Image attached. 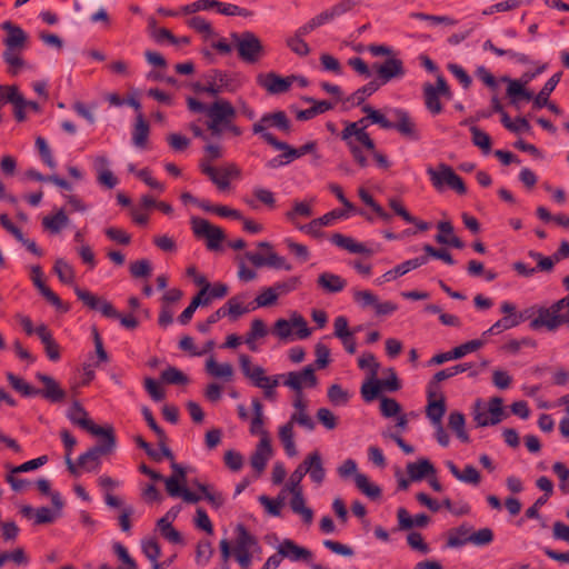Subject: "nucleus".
Instances as JSON below:
<instances>
[{"instance_id":"nucleus-1","label":"nucleus","mask_w":569,"mask_h":569,"mask_svg":"<svg viewBox=\"0 0 569 569\" xmlns=\"http://www.w3.org/2000/svg\"><path fill=\"white\" fill-rule=\"evenodd\" d=\"M291 406L293 411L289 420L278 427V437L286 455L288 457H296L298 450L295 442V426H299L311 432L316 428V422L309 413V400L306 396L293 395Z\"/></svg>"},{"instance_id":"nucleus-2","label":"nucleus","mask_w":569,"mask_h":569,"mask_svg":"<svg viewBox=\"0 0 569 569\" xmlns=\"http://www.w3.org/2000/svg\"><path fill=\"white\" fill-rule=\"evenodd\" d=\"M1 28L7 32V36L3 38L6 49L2 52V59L8 64V72L17 76L22 69L28 67L22 58V52L28 42V34L22 28L10 21H4Z\"/></svg>"},{"instance_id":"nucleus-3","label":"nucleus","mask_w":569,"mask_h":569,"mask_svg":"<svg viewBox=\"0 0 569 569\" xmlns=\"http://www.w3.org/2000/svg\"><path fill=\"white\" fill-rule=\"evenodd\" d=\"M369 121L370 119L367 116L355 122H346V126L340 133V138L346 142L353 160L361 168H366L368 166V159L363 149L375 150V141L366 131L369 126Z\"/></svg>"},{"instance_id":"nucleus-4","label":"nucleus","mask_w":569,"mask_h":569,"mask_svg":"<svg viewBox=\"0 0 569 569\" xmlns=\"http://www.w3.org/2000/svg\"><path fill=\"white\" fill-rule=\"evenodd\" d=\"M562 326L569 328V293L550 306H545V309H540L539 317L529 322V328L535 331L545 329L553 332Z\"/></svg>"},{"instance_id":"nucleus-5","label":"nucleus","mask_w":569,"mask_h":569,"mask_svg":"<svg viewBox=\"0 0 569 569\" xmlns=\"http://www.w3.org/2000/svg\"><path fill=\"white\" fill-rule=\"evenodd\" d=\"M206 83L197 86L200 92L216 97L220 93H234L244 83V77L239 72H227L218 69L208 71L204 76Z\"/></svg>"},{"instance_id":"nucleus-6","label":"nucleus","mask_w":569,"mask_h":569,"mask_svg":"<svg viewBox=\"0 0 569 569\" xmlns=\"http://www.w3.org/2000/svg\"><path fill=\"white\" fill-rule=\"evenodd\" d=\"M306 475L307 472H305V467L301 462L290 475L281 493L287 491L292 496L290 499L292 512L300 516L305 523L310 525L313 521V511L311 508L307 507L300 485Z\"/></svg>"},{"instance_id":"nucleus-7","label":"nucleus","mask_w":569,"mask_h":569,"mask_svg":"<svg viewBox=\"0 0 569 569\" xmlns=\"http://www.w3.org/2000/svg\"><path fill=\"white\" fill-rule=\"evenodd\" d=\"M507 416L503 409V400L500 397H492L488 402L477 399L472 407L473 421L480 428L496 426Z\"/></svg>"},{"instance_id":"nucleus-8","label":"nucleus","mask_w":569,"mask_h":569,"mask_svg":"<svg viewBox=\"0 0 569 569\" xmlns=\"http://www.w3.org/2000/svg\"><path fill=\"white\" fill-rule=\"evenodd\" d=\"M230 38L241 61L253 64L264 56V47L253 32H232Z\"/></svg>"},{"instance_id":"nucleus-9","label":"nucleus","mask_w":569,"mask_h":569,"mask_svg":"<svg viewBox=\"0 0 569 569\" xmlns=\"http://www.w3.org/2000/svg\"><path fill=\"white\" fill-rule=\"evenodd\" d=\"M272 333L280 340L307 339L311 335L307 320L297 311L290 313L289 319H278Z\"/></svg>"},{"instance_id":"nucleus-10","label":"nucleus","mask_w":569,"mask_h":569,"mask_svg":"<svg viewBox=\"0 0 569 569\" xmlns=\"http://www.w3.org/2000/svg\"><path fill=\"white\" fill-rule=\"evenodd\" d=\"M238 110L229 100L219 99L208 107L207 128L212 137L220 138L223 133V127L230 120H234Z\"/></svg>"},{"instance_id":"nucleus-11","label":"nucleus","mask_w":569,"mask_h":569,"mask_svg":"<svg viewBox=\"0 0 569 569\" xmlns=\"http://www.w3.org/2000/svg\"><path fill=\"white\" fill-rule=\"evenodd\" d=\"M277 129L281 132L289 133L291 123L284 111L267 112L252 124V133L260 136L268 144L272 143L271 139H277L269 129Z\"/></svg>"},{"instance_id":"nucleus-12","label":"nucleus","mask_w":569,"mask_h":569,"mask_svg":"<svg viewBox=\"0 0 569 569\" xmlns=\"http://www.w3.org/2000/svg\"><path fill=\"white\" fill-rule=\"evenodd\" d=\"M172 475L163 479L166 490L172 498H181L184 502L197 503L201 500L200 495L190 491L187 485V471L181 465L171 462Z\"/></svg>"},{"instance_id":"nucleus-13","label":"nucleus","mask_w":569,"mask_h":569,"mask_svg":"<svg viewBox=\"0 0 569 569\" xmlns=\"http://www.w3.org/2000/svg\"><path fill=\"white\" fill-rule=\"evenodd\" d=\"M427 174L433 188L439 191L447 186L459 194H465L467 192V188L462 179L448 164L440 163L437 168L428 167Z\"/></svg>"},{"instance_id":"nucleus-14","label":"nucleus","mask_w":569,"mask_h":569,"mask_svg":"<svg viewBox=\"0 0 569 569\" xmlns=\"http://www.w3.org/2000/svg\"><path fill=\"white\" fill-rule=\"evenodd\" d=\"M337 472L342 479H348L352 476L356 487L368 498L377 499L381 496L379 486L372 483L365 473L358 472V465L353 459H346L337 468Z\"/></svg>"},{"instance_id":"nucleus-15","label":"nucleus","mask_w":569,"mask_h":569,"mask_svg":"<svg viewBox=\"0 0 569 569\" xmlns=\"http://www.w3.org/2000/svg\"><path fill=\"white\" fill-rule=\"evenodd\" d=\"M190 224L194 237L203 239L208 250L218 251L221 249V243L226 239V233L220 227L198 217H192Z\"/></svg>"},{"instance_id":"nucleus-16","label":"nucleus","mask_w":569,"mask_h":569,"mask_svg":"<svg viewBox=\"0 0 569 569\" xmlns=\"http://www.w3.org/2000/svg\"><path fill=\"white\" fill-rule=\"evenodd\" d=\"M102 438L101 442L90 448L78 458V466L86 471H96L100 467V457L111 452L116 446V438L113 433L99 436Z\"/></svg>"},{"instance_id":"nucleus-17","label":"nucleus","mask_w":569,"mask_h":569,"mask_svg":"<svg viewBox=\"0 0 569 569\" xmlns=\"http://www.w3.org/2000/svg\"><path fill=\"white\" fill-rule=\"evenodd\" d=\"M441 97L450 99L451 91L445 77L438 74L436 84L426 83L423 86L425 104L428 111L433 116L442 112Z\"/></svg>"},{"instance_id":"nucleus-18","label":"nucleus","mask_w":569,"mask_h":569,"mask_svg":"<svg viewBox=\"0 0 569 569\" xmlns=\"http://www.w3.org/2000/svg\"><path fill=\"white\" fill-rule=\"evenodd\" d=\"M239 362L243 375L250 379L252 385L261 390L270 386H279L282 380V373L274 376H267L266 370L260 366H252L250 358L247 355L239 357Z\"/></svg>"},{"instance_id":"nucleus-19","label":"nucleus","mask_w":569,"mask_h":569,"mask_svg":"<svg viewBox=\"0 0 569 569\" xmlns=\"http://www.w3.org/2000/svg\"><path fill=\"white\" fill-rule=\"evenodd\" d=\"M283 386L291 389L295 395H303V389L313 388L318 383L317 376L312 366H307L302 370L282 373Z\"/></svg>"},{"instance_id":"nucleus-20","label":"nucleus","mask_w":569,"mask_h":569,"mask_svg":"<svg viewBox=\"0 0 569 569\" xmlns=\"http://www.w3.org/2000/svg\"><path fill=\"white\" fill-rule=\"evenodd\" d=\"M68 419L79 428L90 432L92 436H102L113 433L111 426L100 427L96 425L89 417L87 410L79 403L73 402L67 411Z\"/></svg>"},{"instance_id":"nucleus-21","label":"nucleus","mask_w":569,"mask_h":569,"mask_svg":"<svg viewBox=\"0 0 569 569\" xmlns=\"http://www.w3.org/2000/svg\"><path fill=\"white\" fill-rule=\"evenodd\" d=\"M386 112L392 119L391 129H396L401 136L411 140H419V130L407 110L401 108H388Z\"/></svg>"},{"instance_id":"nucleus-22","label":"nucleus","mask_w":569,"mask_h":569,"mask_svg":"<svg viewBox=\"0 0 569 569\" xmlns=\"http://www.w3.org/2000/svg\"><path fill=\"white\" fill-rule=\"evenodd\" d=\"M201 171L207 174L210 180L221 190L230 184V179L240 176V169L234 163H227L220 168H214L206 161L200 162Z\"/></svg>"},{"instance_id":"nucleus-23","label":"nucleus","mask_w":569,"mask_h":569,"mask_svg":"<svg viewBox=\"0 0 569 569\" xmlns=\"http://www.w3.org/2000/svg\"><path fill=\"white\" fill-rule=\"evenodd\" d=\"M246 258L257 268L269 267L286 271H290L292 269V266L286 260V258L279 256L274 251L267 252V256L249 251L246 252Z\"/></svg>"},{"instance_id":"nucleus-24","label":"nucleus","mask_w":569,"mask_h":569,"mask_svg":"<svg viewBox=\"0 0 569 569\" xmlns=\"http://www.w3.org/2000/svg\"><path fill=\"white\" fill-rule=\"evenodd\" d=\"M428 262L427 257H418L413 259L406 260L405 262L396 266L393 269L388 270L382 276L375 279L376 286H382L383 283L396 280L399 277L405 276L411 270H415Z\"/></svg>"},{"instance_id":"nucleus-25","label":"nucleus","mask_w":569,"mask_h":569,"mask_svg":"<svg viewBox=\"0 0 569 569\" xmlns=\"http://www.w3.org/2000/svg\"><path fill=\"white\" fill-rule=\"evenodd\" d=\"M305 472L316 486H321L326 479V469L319 451L310 452L302 461Z\"/></svg>"},{"instance_id":"nucleus-26","label":"nucleus","mask_w":569,"mask_h":569,"mask_svg":"<svg viewBox=\"0 0 569 569\" xmlns=\"http://www.w3.org/2000/svg\"><path fill=\"white\" fill-rule=\"evenodd\" d=\"M502 82H506V93L510 99V103L516 108L520 107L522 100H532V92L526 88V83L520 79H511L507 76L501 78Z\"/></svg>"},{"instance_id":"nucleus-27","label":"nucleus","mask_w":569,"mask_h":569,"mask_svg":"<svg viewBox=\"0 0 569 569\" xmlns=\"http://www.w3.org/2000/svg\"><path fill=\"white\" fill-rule=\"evenodd\" d=\"M280 558H287L290 561H309L312 558V552L299 545L291 539H284L277 548Z\"/></svg>"},{"instance_id":"nucleus-28","label":"nucleus","mask_w":569,"mask_h":569,"mask_svg":"<svg viewBox=\"0 0 569 569\" xmlns=\"http://www.w3.org/2000/svg\"><path fill=\"white\" fill-rule=\"evenodd\" d=\"M377 73L382 80V83H387L392 79H400L406 74L403 62L395 57H390L383 63L377 67Z\"/></svg>"},{"instance_id":"nucleus-29","label":"nucleus","mask_w":569,"mask_h":569,"mask_svg":"<svg viewBox=\"0 0 569 569\" xmlns=\"http://www.w3.org/2000/svg\"><path fill=\"white\" fill-rule=\"evenodd\" d=\"M204 370L211 378L220 379L224 382H230L234 375V369L231 363H219L212 355L207 358L204 362Z\"/></svg>"},{"instance_id":"nucleus-30","label":"nucleus","mask_w":569,"mask_h":569,"mask_svg":"<svg viewBox=\"0 0 569 569\" xmlns=\"http://www.w3.org/2000/svg\"><path fill=\"white\" fill-rule=\"evenodd\" d=\"M259 84L271 94L283 93L292 86V78L279 77L276 73H268L258 78Z\"/></svg>"},{"instance_id":"nucleus-31","label":"nucleus","mask_w":569,"mask_h":569,"mask_svg":"<svg viewBox=\"0 0 569 569\" xmlns=\"http://www.w3.org/2000/svg\"><path fill=\"white\" fill-rule=\"evenodd\" d=\"M271 457L272 447L270 439H260L251 456L250 463L258 473H261Z\"/></svg>"},{"instance_id":"nucleus-32","label":"nucleus","mask_w":569,"mask_h":569,"mask_svg":"<svg viewBox=\"0 0 569 569\" xmlns=\"http://www.w3.org/2000/svg\"><path fill=\"white\" fill-rule=\"evenodd\" d=\"M236 532L234 555L253 553L256 550H259L258 540L246 529L244 526H237Z\"/></svg>"},{"instance_id":"nucleus-33","label":"nucleus","mask_w":569,"mask_h":569,"mask_svg":"<svg viewBox=\"0 0 569 569\" xmlns=\"http://www.w3.org/2000/svg\"><path fill=\"white\" fill-rule=\"evenodd\" d=\"M446 466L458 481L472 486L479 485L480 472L472 465L465 466L462 471L450 460L446 461Z\"/></svg>"},{"instance_id":"nucleus-34","label":"nucleus","mask_w":569,"mask_h":569,"mask_svg":"<svg viewBox=\"0 0 569 569\" xmlns=\"http://www.w3.org/2000/svg\"><path fill=\"white\" fill-rule=\"evenodd\" d=\"M315 202V198L302 201L295 200L291 210L286 212L287 220L297 227L299 218H309L313 214Z\"/></svg>"},{"instance_id":"nucleus-35","label":"nucleus","mask_w":569,"mask_h":569,"mask_svg":"<svg viewBox=\"0 0 569 569\" xmlns=\"http://www.w3.org/2000/svg\"><path fill=\"white\" fill-rule=\"evenodd\" d=\"M331 242L341 248L347 250L350 253H358V254H372V251L368 249L363 243L356 241L352 237L345 236L341 233H333L331 237Z\"/></svg>"},{"instance_id":"nucleus-36","label":"nucleus","mask_w":569,"mask_h":569,"mask_svg":"<svg viewBox=\"0 0 569 569\" xmlns=\"http://www.w3.org/2000/svg\"><path fill=\"white\" fill-rule=\"evenodd\" d=\"M439 233L436 241L440 244H447L457 249H462L465 243L455 234L453 227L450 221H440L437 226Z\"/></svg>"},{"instance_id":"nucleus-37","label":"nucleus","mask_w":569,"mask_h":569,"mask_svg":"<svg viewBox=\"0 0 569 569\" xmlns=\"http://www.w3.org/2000/svg\"><path fill=\"white\" fill-rule=\"evenodd\" d=\"M317 283L323 291L328 293L340 292L347 286V281L342 277L332 272L320 273Z\"/></svg>"},{"instance_id":"nucleus-38","label":"nucleus","mask_w":569,"mask_h":569,"mask_svg":"<svg viewBox=\"0 0 569 569\" xmlns=\"http://www.w3.org/2000/svg\"><path fill=\"white\" fill-rule=\"evenodd\" d=\"M407 472L411 481H420L425 477L436 473L433 465L426 458L407 465Z\"/></svg>"},{"instance_id":"nucleus-39","label":"nucleus","mask_w":569,"mask_h":569,"mask_svg":"<svg viewBox=\"0 0 569 569\" xmlns=\"http://www.w3.org/2000/svg\"><path fill=\"white\" fill-rule=\"evenodd\" d=\"M246 295H238L228 300V302L222 307L227 310V316H229L232 320L238 319L240 316L248 313L250 311L256 310L252 303L244 305Z\"/></svg>"},{"instance_id":"nucleus-40","label":"nucleus","mask_w":569,"mask_h":569,"mask_svg":"<svg viewBox=\"0 0 569 569\" xmlns=\"http://www.w3.org/2000/svg\"><path fill=\"white\" fill-rule=\"evenodd\" d=\"M560 79H561V72L555 73L547 80V82L545 83V86L542 87L540 92L535 97L532 96L533 109H541L545 107V104H548L549 96L556 89Z\"/></svg>"},{"instance_id":"nucleus-41","label":"nucleus","mask_w":569,"mask_h":569,"mask_svg":"<svg viewBox=\"0 0 569 569\" xmlns=\"http://www.w3.org/2000/svg\"><path fill=\"white\" fill-rule=\"evenodd\" d=\"M470 528L468 525H461L448 532L447 547L460 548L470 543Z\"/></svg>"},{"instance_id":"nucleus-42","label":"nucleus","mask_w":569,"mask_h":569,"mask_svg":"<svg viewBox=\"0 0 569 569\" xmlns=\"http://www.w3.org/2000/svg\"><path fill=\"white\" fill-rule=\"evenodd\" d=\"M519 325L518 316H503L497 320L489 329L485 330L482 336H498L507 330L518 327Z\"/></svg>"},{"instance_id":"nucleus-43","label":"nucleus","mask_w":569,"mask_h":569,"mask_svg":"<svg viewBox=\"0 0 569 569\" xmlns=\"http://www.w3.org/2000/svg\"><path fill=\"white\" fill-rule=\"evenodd\" d=\"M37 378L44 385V390L42 391V395L47 399L51 401H60L63 399V390L51 377L43 373H38Z\"/></svg>"},{"instance_id":"nucleus-44","label":"nucleus","mask_w":569,"mask_h":569,"mask_svg":"<svg viewBox=\"0 0 569 569\" xmlns=\"http://www.w3.org/2000/svg\"><path fill=\"white\" fill-rule=\"evenodd\" d=\"M69 223V218L67 217L63 209L58 210L52 216H46L42 219V226L44 229L49 230L51 233H59L63 228H66Z\"/></svg>"},{"instance_id":"nucleus-45","label":"nucleus","mask_w":569,"mask_h":569,"mask_svg":"<svg viewBox=\"0 0 569 569\" xmlns=\"http://www.w3.org/2000/svg\"><path fill=\"white\" fill-rule=\"evenodd\" d=\"M149 137V124L143 116L139 113L132 130V142L138 148H143Z\"/></svg>"},{"instance_id":"nucleus-46","label":"nucleus","mask_w":569,"mask_h":569,"mask_svg":"<svg viewBox=\"0 0 569 569\" xmlns=\"http://www.w3.org/2000/svg\"><path fill=\"white\" fill-rule=\"evenodd\" d=\"M53 271L62 283L73 284L76 272L73 267L68 261L62 258H58L54 261Z\"/></svg>"},{"instance_id":"nucleus-47","label":"nucleus","mask_w":569,"mask_h":569,"mask_svg":"<svg viewBox=\"0 0 569 569\" xmlns=\"http://www.w3.org/2000/svg\"><path fill=\"white\" fill-rule=\"evenodd\" d=\"M186 23L189 28L202 34V37L206 40L211 39L216 36L214 29L212 28L211 23L202 17H191L187 19Z\"/></svg>"},{"instance_id":"nucleus-48","label":"nucleus","mask_w":569,"mask_h":569,"mask_svg":"<svg viewBox=\"0 0 569 569\" xmlns=\"http://www.w3.org/2000/svg\"><path fill=\"white\" fill-rule=\"evenodd\" d=\"M379 89V83L376 81H370L363 87L356 90L348 99L347 102L350 106H360L365 100L373 94Z\"/></svg>"},{"instance_id":"nucleus-49","label":"nucleus","mask_w":569,"mask_h":569,"mask_svg":"<svg viewBox=\"0 0 569 569\" xmlns=\"http://www.w3.org/2000/svg\"><path fill=\"white\" fill-rule=\"evenodd\" d=\"M487 342H488V337H483L481 335V337L479 339H472V340H469L465 343H461V345L455 347L452 349L453 356H456L457 359H461L466 355L481 349Z\"/></svg>"},{"instance_id":"nucleus-50","label":"nucleus","mask_w":569,"mask_h":569,"mask_svg":"<svg viewBox=\"0 0 569 569\" xmlns=\"http://www.w3.org/2000/svg\"><path fill=\"white\" fill-rule=\"evenodd\" d=\"M286 44L290 51L299 57H306L310 53L309 44L296 32L286 38Z\"/></svg>"},{"instance_id":"nucleus-51","label":"nucleus","mask_w":569,"mask_h":569,"mask_svg":"<svg viewBox=\"0 0 569 569\" xmlns=\"http://www.w3.org/2000/svg\"><path fill=\"white\" fill-rule=\"evenodd\" d=\"M470 132L472 143L478 147L485 154H488L491 151L490 136L476 126L470 127Z\"/></svg>"},{"instance_id":"nucleus-52","label":"nucleus","mask_w":569,"mask_h":569,"mask_svg":"<svg viewBox=\"0 0 569 569\" xmlns=\"http://www.w3.org/2000/svg\"><path fill=\"white\" fill-rule=\"evenodd\" d=\"M445 412H446V405L442 399L429 401L427 409H426V415L430 419V421L433 426L441 425V420H442V417L445 416Z\"/></svg>"},{"instance_id":"nucleus-53","label":"nucleus","mask_w":569,"mask_h":569,"mask_svg":"<svg viewBox=\"0 0 569 569\" xmlns=\"http://www.w3.org/2000/svg\"><path fill=\"white\" fill-rule=\"evenodd\" d=\"M7 379L10 383V386L20 392L22 396L26 397H32L40 393L39 390L34 389L32 386H30L28 382H26L23 379L14 376L13 373L9 372L7 373Z\"/></svg>"},{"instance_id":"nucleus-54","label":"nucleus","mask_w":569,"mask_h":569,"mask_svg":"<svg viewBox=\"0 0 569 569\" xmlns=\"http://www.w3.org/2000/svg\"><path fill=\"white\" fill-rule=\"evenodd\" d=\"M158 529L161 532V535L170 542L172 543H180L181 542V535L179 531H177L172 525L171 521L168 520V516H164L160 518L157 522Z\"/></svg>"},{"instance_id":"nucleus-55","label":"nucleus","mask_w":569,"mask_h":569,"mask_svg":"<svg viewBox=\"0 0 569 569\" xmlns=\"http://www.w3.org/2000/svg\"><path fill=\"white\" fill-rule=\"evenodd\" d=\"M465 416L460 412H451L449 416V427L456 432L457 437L463 441H469V436L465 430Z\"/></svg>"},{"instance_id":"nucleus-56","label":"nucleus","mask_w":569,"mask_h":569,"mask_svg":"<svg viewBox=\"0 0 569 569\" xmlns=\"http://www.w3.org/2000/svg\"><path fill=\"white\" fill-rule=\"evenodd\" d=\"M218 0H197L191 3L181 6V11L187 14H193L199 11H209L217 8Z\"/></svg>"},{"instance_id":"nucleus-57","label":"nucleus","mask_w":569,"mask_h":569,"mask_svg":"<svg viewBox=\"0 0 569 569\" xmlns=\"http://www.w3.org/2000/svg\"><path fill=\"white\" fill-rule=\"evenodd\" d=\"M353 301L362 309L372 308L377 303L378 297L370 290H353L352 291Z\"/></svg>"},{"instance_id":"nucleus-58","label":"nucleus","mask_w":569,"mask_h":569,"mask_svg":"<svg viewBox=\"0 0 569 569\" xmlns=\"http://www.w3.org/2000/svg\"><path fill=\"white\" fill-rule=\"evenodd\" d=\"M381 390L382 389L379 385V379H377V376L369 377V379L361 387V396L365 401L370 402L378 397Z\"/></svg>"},{"instance_id":"nucleus-59","label":"nucleus","mask_w":569,"mask_h":569,"mask_svg":"<svg viewBox=\"0 0 569 569\" xmlns=\"http://www.w3.org/2000/svg\"><path fill=\"white\" fill-rule=\"evenodd\" d=\"M362 111L368 114L371 123L379 124L382 129H391V120L387 118V112L382 113L379 110L373 109L371 106L366 104L362 107Z\"/></svg>"},{"instance_id":"nucleus-60","label":"nucleus","mask_w":569,"mask_h":569,"mask_svg":"<svg viewBox=\"0 0 569 569\" xmlns=\"http://www.w3.org/2000/svg\"><path fill=\"white\" fill-rule=\"evenodd\" d=\"M278 300V292L276 291V289L272 287H268L266 289H263L254 299V301L252 302L253 307L257 308H264V307H269L273 303H276V301Z\"/></svg>"},{"instance_id":"nucleus-61","label":"nucleus","mask_w":569,"mask_h":569,"mask_svg":"<svg viewBox=\"0 0 569 569\" xmlns=\"http://www.w3.org/2000/svg\"><path fill=\"white\" fill-rule=\"evenodd\" d=\"M197 488L203 495V498L216 509L224 503V497L221 492L211 490L209 486L197 483ZM202 498V496H200Z\"/></svg>"},{"instance_id":"nucleus-62","label":"nucleus","mask_w":569,"mask_h":569,"mask_svg":"<svg viewBox=\"0 0 569 569\" xmlns=\"http://www.w3.org/2000/svg\"><path fill=\"white\" fill-rule=\"evenodd\" d=\"M272 143L270 144L272 148H274L278 151H282L280 157L282 158L283 162L286 164H289L298 158L297 149L288 144L287 142L280 141L278 139H271Z\"/></svg>"},{"instance_id":"nucleus-63","label":"nucleus","mask_w":569,"mask_h":569,"mask_svg":"<svg viewBox=\"0 0 569 569\" xmlns=\"http://www.w3.org/2000/svg\"><path fill=\"white\" fill-rule=\"evenodd\" d=\"M358 366L361 370H367L369 372V377L377 376L380 367L375 355L371 352L362 353L358 358Z\"/></svg>"},{"instance_id":"nucleus-64","label":"nucleus","mask_w":569,"mask_h":569,"mask_svg":"<svg viewBox=\"0 0 569 569\" xmlns=\"http://www.w3.org/2000/svg\"><path fill=\"white\" fill-rule=\"evenodd\" d=\"M161 379L170 385H184L189 381L188 377L174 367H168L161 373Z\"/></svg>"}]
</instances>
